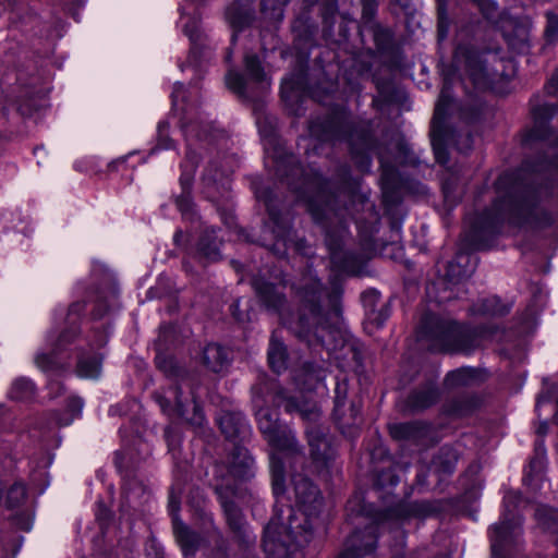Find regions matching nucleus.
<instances>
[{"label":"nucleus","instance_id":"49","mask_svg":"<svg viewBox=\"0 0 558 558\" xmlns=\"http://www.w3.org/2000/svg\"><path fill=\"white\" fill-rule=\"evenodd\" d=\"M547 19L546 36L549 38L556 37L558 34V17L555 14L548 13Z\"/></svg>","mask_w":558,"mask_h":558},{"label":"nucleus","instance_id":"44","mask_svg":"<svg viewBox=\"0 0 558 558\" xmlns=\"http://www.w3.org/2000/svg\"><path fill=\"white\" fill-rule=\"evenodd\" d=\"M519 33L520 34H519L518 38H513L510 35H506V38H507L509 46L512 49H514L519 52H523L526 50V48L529 46L527 45V32L524 28H520Z\"/></svg>","mask_w":558,"mask_h":558},{"label":"nucleus","instance_id":"3","mask_svg":"<svg viewBox=\"0 0 558 558\" xmlns=\"http://www.w3.org/2000/svg\"><path fill=\"white\" fill-rule=\"evenodd\" d=\"M505 221L532 231H541L550 228L555 223V218L534 196L515 197L507 194L496 198L481 218L483 227L490 230H496Z\"/></svg>","mask_w":558,"mask_h":558},{"label":"nucleus","instance_id":"40","mask_svg":"<svg viewBox=\"0 0 558 558\" xmlns=\"http://www.w3.org/2000/svg\"><path fill=\"white\" fill-rule=\"evenodd\" d=\"M349 392V383L345 378L338 379L335 387V410L337 413L344 407Z\"/></svg>","mask_w":558,"mask_h":558},{"label":"nucleus","instance_id":"35","mask_svg":"<svg viewBox=\"0 0 558 558\" xmlns=\"http://www.w3.org/2000/svg\"><path fill=\"white\" fill-rule=\"evenodd\" d=\"M295 545V543L288 544V546H286L287 551L279 554V551L277 553V549L279 550L281 542H279L277 538L269 539V537L264 536V548L270 558H294L292 551H294Z\"/></svg>","mask_w":558,"mask_h":558},{"label":"nucleus","instance_id":"37","mask_svg":"<svg viewBox=\"0 0 558 558\" xmlns=\"http://www.w3.org/2000/svg\"><path fill=\"white\" fill-rule=\"evenodd\" d=\"M26 498L25 486L21 483L13 484L7 493L5 506L9 509L21 506Z\"/></svg>","mask_w":558,"mask_h":558},{"label":"nucleus","instance_id":"13","mask_svg":"<svg viewBox=\"0 0 558 558\" xmlns=\"http://www.w3.org/2000/svg\"><path fill=\"white\" fill-rule=\"evenodd\" d=\"M311 458L317 465L325 466L333 458L335 451L320 426L306 429Z\"/></svg>","mask_w":558,"mask_h":558},{"label":"nucleus","instance_id":"36","mask_svg":"<svg viewBox=\"0 0 558 558\" xmlns=\"http://www.w3.org/2000/svg\"><path fill=\"white\" fill-rule=\"evenodd\" d=\"M302 88L301 76H290L282 81L281 84V97L284 101H292L299 97V92Z\"/></svg>","mask_w":558,"mask_h":558},{"label":"nucleus","instance_id":"57","mask_svg":"<svg viewBox=\"0 0 558 558\" xmlns=\"http://www.w3.org/2000/svg\"><path fill=\"white\" fill-rule=\"evenodd\" d=\"M184 33L191 38L194 39V28H190L189 25H185Z\"/></svg>","mask_w":558,"mask_h":558},{"label":"nucleus","instance_id":"43","mask_svg":"<svg viewBox=\"0 0 558 558\" xmlns=\"http://www.w3.org/2000/svg\"><path fill=\"white\" fill-rule=\"evenodd\" d=\"M362 148L361 151H355L354 144H353V135L351 134L349 137L350 145L352 146V154L354 157H357V155H361V167L363 169H368L371 166V159L368 155H366L367 149L369 148V138L367 135L363 134L362 137Z\"/></svg>","mask_w":558,"mask_h":558},{"label":"nucleus","instance_id":"17","mask_svg":"<svg viewBox=\"0 0 558 558\" xmlns=\"http://www.w3.org/2000/svg\"><path fill=\"white\" fill-rule=\"evenodd\" d=\"M345 229L341 227L339 233L333 235L331 232H326V244L330 253L332 265L341 271H351L353 269V256L342 250L343 235Z\"/></svg>","mask_w":558,"mask_h":558},{"label":"nucleus","instance_id":"28","mask_svg":"<svg viewBox=\"0 0 558 558\" xmlns=\"http://www.w3.org/2000/svg\"><path fill=\"white\" fill-rule=\"evenodd\" d=\"M535 517L544 530L557 535L556 543L558 544V511L547 507H538L535 510Z\"/></svg>","mask_w":558,"mask_h":558},{"label":"nucleus","instance_id":"20","mask_svg":"<svg viewBox=\"0 0 558 558\" xmlns=\"http://www.w3.org/2000/svg\"><path fill=\"white\" fill-rule=\"evenodd\" d=\"M66 333H62L59 337L58 343L56 348L47 353V352H38L35 356V364L38 368L44 372H57L64 366L63 361L59 357V351L63 343L68 342Z\"/></svg>","mask_w":558,"mask_h":558},{"label":"nucleus","instance_id":"50","mask_svg":"<svg viewBox=\"0 0 558 558\" xmlns=\"http://www.w3.org/2000/svg\"><path fill=\"white\" fill-rule=\"evenodd\" d=\"M546 88L549 94H555L558 92V73L551 76L548 84L546 85Z\"/></svg>","mask_w":558,"mask_h":558},{"label":"nucleus","instance_id":"59","mask_svg":"<svg viewBox=\"0 0 558 558\" xmlns=\"http://www.w3.org/2000/svg\"><path fill=\"white\" fill-rule=\"evenodd\" d=\"M131 484H132V483H128V484L125 485V487H124V493H125V496H126V498H128L129 500L132 498V493H131V489H130V485H131Z\"/></svg>","mask_w":558,"mask_h":558},{"label":"nucleus","instance_id":"7","mask_svg":"<svg viewBox=\"0 0 558 558\" xmlns=\"http://www.w3.org/2000/svg\"><path fill=\"white\" fill-rule=\"evenodd\" d=\"M454 63L463 69L464 77L461 85L466 93H470V83L475 90L489 88L499 77L505 75V61L497 53L486 51L477 52L464 47H459L454 54Z\"/></svg>","mask_w":558,"mask_h":558},{"label":"nucleus","instance_id":"32","mask_svg":"<svg viewBox=\"0 0 558 558\" xmlns=\"http://www.w3.org/2000/svg\"><path fill=\"white\" fill-rule=\"evenodd\" d=\"M226 84L228 88L236 93L239 96L243 98H251L252 95L248 90L247 83L243 75L238 72L229 71L226 75Z\"/></svg>","mask_w":558,"mask_h":558},{"label":"nucleus","instance_id":"34","mask_svg":"<svg viewBox=\"0 0 558 558\" xmlns=\"http://www.w3.org/2000/svg\"><path fill=\"white\" fill-rule=\"evenodd\" d=\"M34 384L27 378L16 379L10 390V396L15 400H27L34 395Z\"/></svg>","mask_w":558,"mask_h":558},{"label":"nucleus","instance_id":"9","mask_svg":"<svg viewBox=\"0 0 558 558\" xmlns=\"http://www.w3.org/2000/svg\"><path fill=\"white\" fill-rule=\"evenodd\" d=\"M185 384H179L170 387L165 393H155V399L160 405L163 413L170 417H179L185 420L194 426H201L205 416L201 405L196 402L194 391L183 398V388Z\"/></svg>","mask_w":558,"mask_h":558},{"label":"nucleus","instance_id":"2","mask_svg":"<svg viewBox=\"0 0 558 558\" xmlns=\"http://www.w3.org/2000/svg\"><path fill=\"white\" fill-rule=\"evenodd\" d=\"M298 293L302 301L303 312L291 328L298 337L312 342V337L323 345L329 347L327 336L337 332L336 325L340 317V310L336 304V296L330 298L331 310L323 313L319 302L324 294L316 278H306L299 288Z\"/></svg>","mask_w":558,"mask_h":558},{"label":"nucleus","instance_id":"21","mask_svg":"<svg viewBox=\"0 0 558 558\" xmlns=\"http://www.w3.org/2000/svg\"><path fill=\"white\" fill-rule=\"evenodd\" d=\"M439 398V392L434 385H428L415 390L408 397L407 407L413 411H423L433 405Z\"/></svg>","mask_w":558,"mask_h":558},{"label":"nucleus","instance_id":"42","mask_svg":"<svg viewBox=\"0 0 558 558\" xmlns=\"http://www.w3.org/2000/svg\"><path fill=\"white\" fill-rule=\"evenodd\" d=\"M416 426L413 423H402L390 426V434L396 439H409L414 437Z\"/></svg>","mask_w":558,"mask_h":558},{"label":"nucleus","instance_id":"47","mask_svg":"<svg viewBox=\"0 0 558 558\" xmlns=\"http://www.w3.org/2000/svg\"><path fill=\"white\" fill-rule=\"evenodd\" d=\"M223 180V173L215 169L213 173V165L206 168L203 181L207 186H215L218 182Z\"/></svg>","mask_w":558,"mask_h":558},{"label":"nucleus","instance_id":"58","mask_svg":"<svg viewBox=\"0 0 558 558\" xmlns=\"http://www.w3.org/2000/svg\"><path fill=\"white\" fill-rule=\"evenodd\" d=\"M454 413H457L458 415H463L468 412V409H464V408H461V407H456L453 410H452Z\"/></svg>","mask_w":558,"mask_h":558},{"label":"nucleus","instance_id":"19","mask_svg":"<svg viewBox=\"0 0 558 558\" xmlns=\"http://www.w3.org/2000/svg\"><path fill=\"white\" fill-rule=\"evenodd\" d=\"M221 433L229 439L245 433L247 424L240 412H221L217 417Z\"/></svg>","mask_w":558,"mask_h":558},{"label":"nucleus","instance_id":"29","mask_svg":"<svg viewBox=\"0 0 558 558\" xmlns=\"http://www.w3.org/2000/svg\"><path fill=\"white\" fill-rule=\"evenodd\" d=\"M101 372V362L98 356L80 357L76 373L83 378H98Z\"/></svg>","mask_w":558,"mask_h":558},{"label":"nucleus","instance_id":"38","mask_svg":"<svg viewBox=\"0 0 558 558\" xmlns=\"http://www.w3.org/2000/svg\"><path fill=\"white\" fill-rule=\"evenodd\" d=\"M156 365L167 376H179L182 372L181 368L177 365L174 359L171 356L158 354L156 356Z\"/></svg>","mask_w":558,"mask_h":558},{"label":"nucleus","instance_id":"24","mask_svg":"<svg viewBox=\"0 0 558 558\" xmlns=\"http://www.w3.org/2000/svg\"><path fill=\"white\" fill-rule=\"evenodd\" d=\"M268 362L271 369L281 373L287 367V350L274 332L268 349Z\"/></svg>","mask_w":558,"mask_h":558},{"label":"nucleus","instance_id":"54","mask_svg":"<svg viewBox=\"0 0 558 558\" xmlns=\"http://www.w3.org/2000/svg\"><path fill=\"white\" fill-rule=\"evenodd\" d=\"M359 413H360V408L356 404L352 403V405L350 408L351 417L355 418L359 415Z\"/></svg>","mask_w":558,"mask_h":558},{"label":"nucleus","instance_id":"10","mask_svg":"<svg viewBox=\"0 0 558 558\" xmlns=\"http://www.w3.org/2000/svg\"><path fill=\"white\" fill-rule=\"evenodd\" d=\"M456 111H459L460 117L465 120H471L474 118L473 113L468 114L461 107L456 104L451 95L450 81L446 78L435 107L430 130L432 145L437 160L441 163L446 161L444 150L445 120L447 116L452 114Z\"/></svg>","mask_w":558,"mask_h":558},{"label":"nucleus","instance_id":"63","mask_svg":"<svg viewBox=\"0 0 558 558\" xmlns=\"http://www.w3.org/2000/svg\"><path fill=\"white\" fill-rule=\"evenodd\" d=\"M222 487H223V484H222L220 487H219V486H217V487H216L217 493H220V489H221Z\"/></svg>","mask_w":558,"mask_h":558},{"label":"nucleus","instance_id":"6","mask_svg":"<svg viewBox=\"0 0 558 558\" xmlns=\"http://www.w3.org/2000/svg\"><path fill=\"white\" fill-rule=\"evenodd\" d=\"M276 172L281 179H286L289 186L300 196L306 197L308 192L314 193L313 196L307 197L306 202L307 209L315 221L331 220V216L336 215L327 195L328 182L318 173H305L293 156L279 161Z\"/></svg>","mask_w":558,"mask_h":558},{"label":"nucleus","instance_id":"30","mask_svg":"<svg viewBox=\"0 0 558 558\" xmlns=\"http://www.w3.org/2000/svg\"><path fill=\"white\" fill-rule=\"evenodd\" d=\"M226 17L235 32L250 25L253 20V15L250 11L238 7L229 8L226 12Z\"/></svg>","mask_w":558,"mask_h":558},{"label":"nucleus","instance_id":"15","mask_svg":"<svg viewBox=\"0 0 558 558\" xmlns=\"http://www.w3.org/2000/svg\"><path fill=\"white\" fill-rule=\"evenodd\" d=\"M199 157L193 150H187L184 162L182 163V174L180 178L181 185L183 187V192L180 196L177 197L175 203L178 208L183 213H189L192 208V201L190 197V193L186 191L192 183L195 169L198 165Z\"/></svg>","mask_w":558,"mask_h":558},{"label":"nucleus","instance_id":"31","mask_svg":"<svg viewBox=\"0 0 558 558\" xmlns=\"http://www.w3.org/2000/svg\"><path fill=\"white\" fill-rule=\"evenodd\" d=\"M475 378V371L470 367H462L447 374L445 385L449 388L466 386Z\"/></svg>","mask_w":558,"mask_h":558},{"label":"nucleus","instance_id":"46","mask_svg":"<svg viewBox=\"0 0 558 558\" xmlns=\"http://www.w3.org/2000/svg\"><path fill=\"white\" fill-rule=\"evenodd\" d=\"M281 2L282 0H262V12L268 14V11L272 17H278L281 15Z\"/></svg>","mask_w":558,"mask_h":558},{"label":"nucleus","instance_id":"39","mask_svg":"<svg viewBox=\"0 0 558 558\" xmlns=\"http://www.w3.org/2000/svg\"><path fill=\"white\" fill-rule=\"evenodd\" d=\"M82 409H83L82 399L71 398L68 402V411L70 412V416L65 417V418L56 416V418H54L56 424L58 426H65V425L71 424L73 418L81 413Z\"/></svg>","mask_w":558,"mask_h":558},{"label":"nucleus","instance_id":"56","mask_svg":"<svg viewBox=\"0 0 558 558\" xmlns=\"http://www.w3.org/2000/svg\"><path fill=\"white\" fill-rule=\"evenodd\" d=\"M182 88H183V86H182V85H180V86L175 87V89H174V92H173V94H172L174 101H178V99L180 98L181 89H182Z\"/></svg>","mask_w":558,"mask_h":558},{"label":"nucleus","instance_id":"61","mask_svg":"<svg viewBox=\"0 0 558 558\" xmlns=\"http://www.w3.org/2000/svg\"><path fill=\"white\" fill-rule=\"evenodd\" d=\"M276 246H277V244H275V246L272 247L274 253H275L276 255H280V254H282L283 252H281V250H280V248H277Z\"/></svg>","mask_w":558,"mask_h":558},{"label":"nucleus","instance_id":"41","mask_svg":"<svg viewBox=\"0 0 558 558\" xmlns=\"http://www.w3.org/2000/svg\"><path fill=\"white\" fill-rule=\"evenodd\" d=\"M198 251L204 257L210 260H216L219 257V244L215 240L208 241L207 236L201 239Z\"/></svg>","mask_w":558,"mask_h":558},{"label":"nucleus","instance_id":"64","mask_svg":"<svg viewBox=\"0 0 558 558\" xmlns=\"http://www.w3.org/2000/svg\"><path fill=\"white\" fill-rule=\"evenodd\" d=\"M437 1H438L439 9H440V8H441V5H442L444 0H437Z\"/></svg>","mask_w":558,"mask_h":558},{"label":"nucleus","instance_id":"25","mask_svg":"<svg viewBox=\"0 0 558 558\" xmlns=\"http://www.w3.org/2000/svg\"><path fill=\"white\" fill-rule=\"evenodd\" d=\"M458 461V453L452 448L442 447L433 459V469L439 474H451Z\"/></svg>","mask_w":558,"mask_h":558},{"label":"nucleus","instance_id":"27","mask_svg":"<svg viewBox=\"0 0 558 558\" xmlns=\"http://www.w3.org/2000/svg\"><path fill=\"white\" fill-rule=\"evenodd\" d=\"M221 505L231 530L238 534L244 533L245 522L235 504L231 500L221 499Z\"/></svg>","mask_w":558,"mask_h":558},{"label":"nucleus","instance_id":"8","mask_svg":"<svg viewBox=\"0 0 558 558\" xmlns=\"http://www.w3.org/2000/svg\"><path fill=\"white\" fill-rule=\"evenodd\" d=\"M521 502V495L508 492L504 497V512L499 524H495L490 533L492 554L494 558H504V550L521 535V517L515 509Z\"/></svg>","mask_w":558,"mask_h":558},{"label":"nucleus","instance_id":"16","mask_svg":"<svg viewBox=\"0 0 558 558\" xmlns=\"http://www.w3.org/2000/svg\"><path fill=\"white\" fill-rule=\"evenodd\" d=\"M253 288L259 301L268 311L279 315L282 314L286 305V296L282 291H279L272 283L259 278L253 280Z\"/></svg>","mask_w":558,"mask_h":558},{"label":"nucleus","instance_id":"48","mask_svg":"<svg viewBox=\"0 0 558 558\" xmlns=\"http://www.w3.org/2000/svg\"><path fill=\"white\" fill-rule=\"evenodd\" d=\"M168 124L162 122L158 125L159 146L161 148H170L172 146L171 140L168 137Z\"/></svg>","mask_w":558,"mask_h":558},{"label":"nucleus","instance_id":"12","mask_svg":"<svg viewBox=\"0 0 558 558\" xmlns=\"http://www.w3.org/2000/svg\"><path fill=\"white\" fill-rule=\"evenodd\" d=\"M274 401L278 407H283L287 412L300 414V416L307 422L315 423L322 414L316 402L290 397L284 389H278L276 391Z\"/></svg>","mask_w":558,"mask_h":558},{"label":"nucleus","instance_id":"26","mask_svg":"<svg viewBox=\"0 0 558 558\" xmlns=\"http://www.w3.org/2000/svg\"><path fill=\"white\" fill-rule=\"evenodd\" d=\"M245 69L250 78L258 84L260 93L269 87V82L267 81L260 62L255 54H247L245 57Z\"/></svg>","mask_w":558,"mask_h":558},{"label":"nucleus","instance_id":"14","mask_svg":"<svg viewBox=\"0 0 558 558\" xmlns=\"http://www.w3.org/2000/svg\"><path fill=\"white\" fill-rule=\"evenodd\" d=\"M178 504L174 497L170 496V506L174 512L172 515L173 532L178 543L180 544L184 555H194L202 546L203 538L195 532L191 531L182 520L178 517Z\"/></svg>","mask_w":558,"mask_h":558},{"label":"nucleus","instance_id":"53","mask_svg":"<svg viewBox=\"0 0 558 558\" xmlns=\"http://www.w3.org/2000/svg\"><path fill=\"white\" fill-rule=\"evenodd\" d=\"M415 507L423 513L430 512L429 505L427 502L415 504Z\"/></svg>","mask_w":558,"mask_h":558},{"label":"nucleus","instance_id":"23","mask_svg":"<svg viewBox=\"0 0 558 558\" xmlns=\"http://www.w3.org/2000/svg\"><path fill=\"white\" fill-rule=\"evenodd\" d=\"M229 362V356L223 347L211 343L205 347L203 351V363L204 365L215 372H221Z\"/></svg>","mask_w":558,"mask_h":558},{"label":"nucleus","instance_id":"11","mask_svg":"<svg viewBox=\"0 0 558 558\" xmlns=\"http://www.w3.org/2000/svg\"><path fill=\"white\" fill-rule=\"evenodd\" d=\"M215 469L221 477L228 474L235 480H250L255 474V462L246 448L234 446L227 460Z\"/></svg>","mask_w":558,"mask_h":558},{"label":"nucleus","instance_id":"62","mask_svg":"<svg viewBox=\"0 0 558 558\" xmlns=\"http://www.w3.org/2000/svg\"><path fill=\"white\" fill-rule=\"evenodd\" d=\"M251 0H236V2L240 4V5H243L244 3L246 2H250Z\"/></svg>","mask_w":558,"mask_h":558},{"label":"nucleus","instance_id":"5","mask_svg":"<svg viewBox=\"0 0 558 558\" xmlns=\"http://www.w3.org/2000/svg\"><path fill=\"white\" fill-rule=\"evenodd\" d=\"M418 332L420 338L428 342L434 351L469 354L481 345L487 330L483 327H462L452 320L426 314Z\"/></svg>","mask_w":558,"mask_h":558},{"label":"nucleus","instance_id":"33","mask_svg":"<svg viewBox=\"0 0 558 558\" xmlns=\"http://www.w3.org/2000/svg\"><path fill=\"white\" fill-rule=\"evenodd\" d=\"M483 315L502 316L509 312V307L496 296L487 298L481 302L477 310Z\"/></svg>","mask_w":558,"mask_h":558},{"label":"nucleus","instance_id":"1","mask_svg":"<svg viewBox=\"0 0 558 558\" xmlns=\"http://www.w3.org/2000/svg\"><path fill=\"white\" fill-rule=\"evenodd\" d=\"M283 459L290 462L298 507L292 508L287 505H279L284 489L282 493H279V495L274 493L276 497L274 515L265 527L264 536L269 537V539L277 538L281 542L279 554L287 551V547L284 546L295 543V549L292 551L293 557L303 558L304 547L313 539L314 527L318 520L323 501L317 487L307 477L298 473V465L302 468L305 461L302 463L291 457H284ZM304 460H306L305 457ZM284 474L286 469L283 468V475Z\"/></svg>","mask_w":558,"mask_h":558},{"label":"nucleus","instance_id":"60","mask_svg":"<svg viewBox=\"0 0 558 558\" xmlns=\"http://www.w3.org/2000/svg\"><path fill=\"white\" fill-rule=\"evenodd\" d=\"M397 1L404 9H407L409 7V0H397Z\"/></svg>","mask_w":558,"mask_h":558},{"label":"nucleus","instance_id":"51","mask_svg":"<svg viewBox=\"0 0 558 558\" xmlns=\"http://www.w3.org/2000/svg\"><path fill=\"white\" fill-rule=\"evenodd\" d=\"M457 265L454 263H449L448 265V271H447V277L449 278L450 281H453V280H459L461 275L460 274H456L454 269H456Z\"/></svg>","mask_w":558,"mask_h":558},{"label":"nucleus","instance_id":"45","mask_svg":"<svg viewBox=\"0 0 558 558\" xmlns=\"http://www.w3.org/2000/svg\"><path fill=\"white\" fill-rule=\"evenodd\" d=\"M487 20H494L497 16V4L493 0H480L476 3Z\"/></svg>","mask_w":558,"mask_h":558},{"label":"nucleus","instance_id":"52","mask_svg":"<svg viewBox=\"0 0 558 558\" xmlns=\"http://www.w3.org/2000/svg\"><path fill=\"white\" fill-rule=\"evenodd\" d=\"M364 4V12L365 13H373L375 8V1L374 0H363Z\"/></svg>","mask_w":558,"mask_h":558},{"label":"nucleus","instance_id":"22","mask_svg":"<svg viewBox=\"0 0 558 558\" xmlns=\"http://www.w3.org/2000/svg\"><path fill=\"white\" fill-rule=\"evenodd\" d=\"M556 108L554 105H543L533 109L535 125L531 132V137L534 140H549V130L547 122L555 114Z\"/></svg>","mask_w":558,"mask_h":558},{"label":"nucleus","instance_id":"4","mask_svg":"<svg viewBox=\"0 0 558 558\" xmlns=\"http://www.w3.org/2000/svg\"><path fill=\"white\" fill-rule=\"evenodd\" d=\"M256 420L260 433L271 447L269 463L272 492L279 495L283 490V458L291 457L303 463V447L299 444L295 433L279 422L277 411L260 408L256 411Z\"/></svg>","mask_w":558,"mask_h":558},{"label":"nucleus","instance_id":"18","mask_svg":"<svg viewBox=\"0 0 558 558\" xmlns=\"http://www.w3.org/2000/svg\"><path fill=\"white\" fill-rule=\"evenodd\" d=\"M256 197L264 202L267 211L269 214L270 220L274 223L272 232L276 233V238L279 241L283 242V245H287V234L289 232L288 225L281 219L279 211L275 205V195L274 192L269 189L263 187L256 190Z\"/></svg>","mask_w":558,"mask_h":558},{"label":"nucleus","instance_id":"55","mask_svg":"<svg viewBox=\"0 0 558 558\" xmlns=\"http://www.w3.org/2000/svg\"><path fill=\"white\" fill-rule=\"evenodd\" d=\"M183 238H184L183 232L182 231H177L175 234H174V242L178 245H181Z\"/></svg>","mask_w":558,"mask_h":558}]
</instances>
